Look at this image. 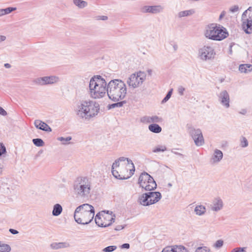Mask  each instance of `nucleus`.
Segmentation results:
<instances>
[{"label": "nucleus", "mask_w": 252, "mask_h": 252, "mask_svg": "<svg viewBox=\"0 0 252 252\" xmlns=\"http://www.w3.org/2000/svg\"><path fill=\"white\" fill-rule=\"evenodd\" d=\"M240 145L243 148L247 147L248 146V141L247 138L242 136L240 139Z\"/></svg>", "instance_id": "40"}, {"label": "nucleus", "mask_w": 252, "mask_h": 252, "mask_svg": "<svg viewBox=\"0 0 252 252\" xmlns=\"http://www.w3.org/2000/svg\"><path fill=\"white\" fill-rule=\"evenodd\" d=\"M238 10H239V7L238 5H236L232 6L230 8V11L232 13L236 12L238 11Z\"/></svg>", "instance_id": "47"}, {"label": "nucleus", "mask_w": 252, "mask_h": 252, "mask_svg": "<svg viewBox=\"0 0 252 252\" xmlns=\"http://www.w3.org/2000/svg\"><path fill=\"white\" fill-rule=\"evenodd\" d=\"M121 249H128L130 248V245L128 243H125L120 246Z\"/></svg>", "instance_id": "51"}, {"label": "nucleus", "mask_w": 252, "mask_h": 252, "mask_svg": "<svg viewBox=\"0 0 252 252\" xmlns=\"http://www.w3.org/2000/svg\"><path fill=\"white\" fill-rule=\"evenodd\" d=\"M94 220L96 225L102 227H106L111 225L115 221V218L110 215L101 218L99 213L95 216Z\"/></svg>", "instance_id": "13"}, {"label": "nucleus", "mask_w": 252, "mask_h": 252, "mask_svg": "<svg viewBox=\"0 0 252 252\" xmlns=\"http://www.w3.org/2000/svg\"><path fill=\"white\" fill-rule=\"evenodd\" d=\"M167 148L165 145H158L153 150V153L163 152L166 150Z\"/></svg>", "instance_id": "36"}, {"label": "nucleus", "mask_w": 252, "mask_h": 252, "mask_svg": "<svg viewBox=\"0 0 252 252\" xmlns=\"http://www.w3.org/2000/svg\"><path fill=\"white\" fill-rule=\"evenodd\" d=\"M32 142L37 147H42L44 145V141L40 138L33 139Z\"/></svg>", "instance_id": "37"}, {"label": "nucleus", "mask_w": 252, "mask_h": 252, "mask_svg": "<svg viewBox=\"0 0 252 252\" xmlns=\"http://www.w3.org/2000/svg\"><path fill=\"white\" fill-rule=\"evenodd\" d=\"M91 185V182L87 177H78L74 183V191L78 196L87 197L90 192Z\"/></svg>", "instance_id": "4"}, {"label": "nucleus", "mask_w": 252, "mask_h": 252, "mask_svg": "<svg viewBox=\"0 0 252 252\" xmlns=\"http://www.w3.org/2000/svg\"><path fill=\"white\" fill-rule=\"evenodd\" d=\"M4 67L7 68H9L11 67V65L8 63H6L4 64Z\"/></svg>", "instance_id": "58"}, {"label": "nucleus", "mask_w": 252, "mask_h": 252, "mask_svg": "<svg viewBox=\"0 0 252 252\" xmlns=\"http://www.w3.org/2000/svg\"><path fill=\"white\" fill-rule=\"evenodd\" d=\"M204 34L206 38L215 41H221L228 36L226 29L216 23L208 25L205 28Z\"/></svg>", "instance_id": "3"}, {"label": "nucleus", "mask_w": 252, "mask_h": 252, "mask_svg": "<svg viewBox=\"0 0 252 252\" xmlns=\"http://www.w3.org/2000/svg\"><path fill=\"white\" fill-rule=\"evenodd\" d=\"M146 77V74L144 72L139 71L130 75L126 82L129 88L135 89L143 84Z\"/></svg>", "instance_id": "8"}, {"label": "nucleus", "mask_w": 252, "mask_h": 252, "mask_svg": "<svg viewBox=\"0 0 252 252\" xmlns=\"http://www.w3.org/2000/svg\"><path fill=\"white\" fill-rule=\"evenodd\" d=\"M4 15L3 9H0V17Z\"/></svg>", "instance_id": "59"}, {"label": "nucleus", "mask_w": 252, "mask_h": 252, "mask_svg": "<svg viewBox=\"0 0 252 252\" xmlns=\"http://www.w3.org/2000/svg\"><path fill=\"white\" fill-rule=\"evenodd\" d=\"M126 160L127 161V166L129 167V174L131 176L132 175H133L135 171V167L134 164L132 162V161L128 158H127Z\"/></svg>", "instance_id": "31"}, {"label": "nucleus", "mask_w": 252, "mask_h": 252, "mask_svg": "<svg viewBox=\"0 0 252 252\" xmlns=\"http://www.w3.org/2000/svg\"><path fill=\"white\" fill-rule=\"evenodd\" d=\"M127 159V158H125L124 157H122L118 158L117 159L119 160V162L120 161H125Z\"/></svg>", "instance_id": "56"}, {"label": "nucleus", "mask_w": 252, "mask_h": 252, "mask_svg": "<svg viewBox=\"0 0 252 252\" xmlns=\"http://www.w3.org/2000/svg\"><path fill=\"white\" fill-rule=\"evenodd\" d=\"M168 186H170V187H171V186H172V185H171V184L169 183V184H168Z\"/></svg>", "instance_id": "64"}, {"label": "nucleus", "mask_w": 252, "mask_h": 252, "mask_svg": "<svg viewBox=\"0 0 252 252\" xmlns=\"http://www.w3.org/2000/svg\"><path fill=\"white\" fill-rule=\"evenodd\" d=\"M6 36L4 35H0V42L5 40Z\"/></svg>", "instance_id": "57"}, {"label": "nucleus", "mask_w": 252, "mask_h": 252, "mask_svg": "<svg viewBox=\"0 0 252 252\" xmlns=\"http://www.w3.org/2000/svg\"><path fill=\"white\" fill-rule=\"evenodd\" d=\"M195 252H211V251L208 247L206 246H203L198 247L196 249Z\"/></svg>", "instance_id": "39"}, {"label": "nucleus", "mask_w": 252, "mask_h": 252, "mask_svg": "<svg viewBox=\"0 0 252 252\" xmlns=\"http://www.w3.org/2000/svg\"><path fill=\"white\" fill-rule=\"evenodd\" d=\"M117 102L113 103L111 104H109L108 106V109H111L113 108H114L115 107H121L123 106V105L126 103L125 101H117Z\"/></svg>", "instance_id": "35"}, {"label": "nucleus", "mask_w": 252, "mask_h": 252, "mask_svg": "<svg viewBox=\"0 0 252 252\" xmlns=\"http://www.w3.org/2000/svg\"><path fill=\"white\" fill-rule=\"evenodd\" d=\"M224 15V14L221 13V14L220 16V18H221Z\"/></svg>", "instance_id": "63"}, {"label": "nucleus", "mask_w": 252, "mask_h": 252, "mask_svg": "<svg viewBox=\"0 0 252 252\" xmlns=\"http://www.w3.org/2000/svg\"><path fill=\"white\" fill-rule=\"evenodd\" d=\"M11 250V247L9 245L0 241V252H10Z\"/></svg>", "instance_id": "32"}, {"label": "nucleus", "mask_w": 252, "mask_h": 252, "mask_svg": "<svg viewBox=\"0 0 252 252\" xmlns=\"http://www.w3.org/2000/svg\"><path fill=\"white\" fill-rule=\"evenodd\" d=\"M161 252H188V250L184 246H180L173 248H166Z\"/></svg>", "instance_id": "23"}, {"label": "nucleus", "mask_w": 252, "mask_h": 252, "mask_svg": "<svg viewBox=\"0 0 252 252\" xmlns=\"http://www.w3.org/2000/svg\"><path fill=\"white\" fill-rule=\"evenodd\" d=\"M140 187L146 190L152 191L157 188V184L153 178L148 173L144 172L141 174L138 179Z\"/></svg>", "instance_id": "6"}, {"label": "nucleus", "mask_w": 252, "mask_h": 252, "mask_svg": "<svg viewBox=\"0 0 252 252\" xmlns=\"http://www.w3.org/2000/svg\"><path fill=\"white\" fill-rule=\"evenodd\" d=\"M150 182H152V181H149L148 182H145V186H149V185H150Z\"/></svg>", "instance_id": "62"}, {"label": "nucleus", "mask_w": 252, "mask_h": 252, "mask_svg": "<svg viewBox=\"0 0 252 252\" xmlns=\"http://www.w3.org/2000/svg\"><path fill=\"white\" fill-rule=\"evenodd\" d=\"M35 127L37 129L46 131H52V128L45 122L39 120H35L34 122Z\"/></svg>", "instance_id": "20"}, {"label": "nucleus", "mask_w": 252, "mask_h": 252, "mask_svg": "<svg viewBox=\"0 0 252 252\" xmlns=\"http://www.w3.org/2000/svg\"><path fill=\"white\" fill-rule=\"evenodd\" d=\"M86 103L87 108L85 111L84 121H88L98 114L100 107L99 104L95 101L87 100Z\"/></svg>", "instance_id": "9"}, {"label": "nucleus", "mask_w": 252, "mask_h": 252, "mask_svg": "<svg viewBox=\"0 0 252 252\" xmlns=\"http://www.w3.org/2000/svg\"><path fill=\"white\" fill-rule=\"evenodd\" d=\"M170 98V96L166 94V96L164 97V98L162 99L161 101L162 103H165L166 101H167Z\"/></svg>", "instance_id": "53"}, {"label": "nucleus", "mask_w": 252, "mask_h": 252, "mask_svg": "<svg viewBox=\"0 0 252 252\" xmlns=\"http://www.w3.org/2000/svg\"><path fill=\"white\" fill-rule=\"evenodd\" d=\"M195 12V11L194 9H191L189 10L180 11L178 13V15L179 18H182L186 16H191L194 14Z\"/></svg>", "instance_id": "27"}, {"label": "nucleus", "mask_w": 252, "mask_h": 252, "mask_svg": "<svg viewBox=\"0 0 252 252\" xmlns=\"http://www.w3.org/2000/svg\"><path fill=\"white\" fill-rule=\"evenodd\" d=\"M87 100L80 101L76 105L75 109V112L77 116L80 119L84 121L85 111L87 109L86 107Z\"/></svg>", "instance_id": "15"}, {"label": "nucleus", "mask_w": 252, "mask_h": 252, "mask_svg": "<svg viewBox=\"0 0 252 252\" xmlns=\"http://www.w3.org/2000/svg\"><path fill=\"white\" fill-rule=\"evenodd\" d=\"M70 247V245L67 242H54L50 245V247L53 250H58L59 249L67 248Z\"/></svg>", "instance_id": "24"}, {"label": "nucleus", "mask_w": 252, "mask_h": 252, "mask_svg": "<svg viewBox=\"0 0 252 252\" xmlns=\"http://www.w3.org/2000/svg\"><path fill=\"white\" fill-rule=\"evenodd\" d=\"M97 19L105 21L108 19V17L106 16H99Z\"/></svg>", "instance_id": "54"}, {"label": "nucleus", "mask_w": 252, "mask_h": 252, "mask_svg": "<svg viewBox=\"0 0 252 252\" xmlns=\"http://www.w3.org/2000/svg\"><path fill=\"white\" fill-rule=\"evenodd\" d=\"M185 91V88L182 86H180L178 88V92L180 95H184V92Z\"/></svg>", "instance_id": "46"}, {"label": "nucleus", "mask_w": 252, "mask_h": 252, "mask_svg": "<svg viewBox=\"0 0 252 252\" xmlns=\"http://www.w3.org/2000/svg\"><path fill=\"white\" fill-rule=\"evenodd\" d=\"M175 150H180V151H182V149H171V152L173 153L174 154H175V155H178L179 156H181V157H183L184 156L183 154H181V153H178L177 152H176Z\"/></svg>", "instance_id": "48"}, {"label": "nucleus", "mask_w": 252, "mask_h": 252, "mask_svg": "<svg viewBox=\"0 0 252 252\" xmlns=\"http://www.w3.org/2000/svg\"><path fill=\"white\" fill-rule=\"evenodd\" d=\"M198 57L203 61L213 59L216 53L213 47L210 46H204L198 50Z\"/></svg>", "instance_id": "11"}, {"label": "nucleus", "mask_w": 252, "mask_h": 252, "mask_svg": "<svg viewBox=\"0 0 252 252\" xmlns=\"http://www.w3.org/2000/svg\"><path fill=\"white\" fill-rule=\"evenodd\" d=\"M117 249L116 246H110L103 249L104 252H112L116 250Z\"/></svg>", "instance_id": "41"}, {"label": "nucleus", "mask_w": 252, "mask_h": 252, "mask_svg": "<svg viewBox=\"0 0 252 252\" xmlns=\"http://www.w3.org/2000/svg\"><path fill=\"white\" fill-rule=\"evenodd\" d=\"M7 114V113L6 111L3 108L0 106V115L5 116H6Z\"/></svg>", "instance_id": "49"}, {"label": "nucleus", "mask_w": 252, "mask_h": 252, "mask_svg": "<svg viewBox=\"0 0 252 252\" xmlns=\"http://www.w3.org/2000/svg\"><path fill=\"white\" fill-rule=\"evenodd\" d=\"M189 132L193 139L196 146H201L204 144V139L200 129H195L190 127L189 128Z\"/></svg>", "instance_id": "12"}, {"label": "nucleus", "mask_w": 252, "mask_h": 252, "mask_svg": "<svg viewBox=\"0 0 252 252\" xmlns=\"http://www.w3.org/2000/svg\"><path fill=\"white\" fill-rule=\"evenodd\" d=\"M94 212H74V218L75 220L79 224H88L93 220Z\"/></svg>", "instance_id": "10"}, {"label": "nucleus", "mask_w": 252, "mask_h": 252, "mask_svg": "<svg viewBox=\"0 0 252 252\" xmlns=\"http://www.w3.org/2000/svg\"><path fill=\"white\" fill-rule=\"evenodd\" d=\"M231 252H247L246 248L237 247L232 249Z\"/></svg>", "instance_id": "44"}, {"label": "nucleus", "mask_w": 252, "mask_h": 252, "mask_svg": "<svg viewBox=\"0 0 252 252\" xmlns=\"http://www.w3.org/2000/svg\"><path fill=\"white\" fill-rule=\"evenodd\" d=\"M73 3L79 8H83L86 7L88 3L83 0H73Z\"/></svg>", "instance_id": "33"}, {"label": "nucleus", "mask_w": 252, "mask_h": 252, "mask_svg": "<svg viewBox=\"0 0 252 252\" xmlns=\"http://www.w3.org/2000/svg\"><path fill=\"white\" fill-rule=\"evenodd\" d=\"M63 211V208L62 206L59 204H56L54 207L52 211V215L54 216H59Z\"/></svg>", "instance_id": "28"}, {"label": "nucleus", "mask_w": 252, "mask_h": 252, "mask_svg": "<svg viewBox=\"0 0 252 252\" xmlns=\"http://www.w3.org/2000/svg\"><path fill=\"white\" fill-rule=\"evenodd\" d=\"M241 21L242 28L245 33H252V7H250L243 12Z\"/></svg>", "instance_id": "7"}, {"label": "nucleus", "mask_w": 252, "mask_h": 252, "mask_svg": "<svg viewBox=\"0 0 252 252\" xmlns=\"http://www.w3.org/2000/svg\"><path fill=\"white\" fill-rule=\"evenodd\" d=\"M15 10H16V7H9L3 9L4 15L8 14L12 12V11H15Z\"/></svg>", "instance_id": "43"}, {"label": "nucleus", "mask_w": 252, "mask_h": 252, "mask_svg": "<svg viewBox=\"0 0 252 252\" xmlns=\"http://www.w3.org/2000/svg\"><path fill=\"white\" fill-rule=\"evenodd\" d=\"M172 91H173V89H171L166 94L168 95L169 96H170L171 97V94H172Z\"/></svg>", "instance_id": "61"}, {"label": "nucleus", "mask_w": 252, "mask_h": 252, "mask_svg": "<svg viewBox=\"0 0 252 252\" xmlns=\"http://www.w3.org/2000/svg\"><path fill=\"white\" fill-rule=\"evenodd\" d=\"M219 101L226 108L230 107V97L226 90L221 91L218 95Z\"/></svg>", "instance_id": "17"}, {"label": "nucleus", "mask_w": 252, "mask_h": 252, "mask_svg": "<svg viewBox=\"0 0 252 252\" xmlns=\"http://www.w3.org/2000/svg\"><path fill=\"white\" fill-rule=\"evenodd\" d=\"M162 119L157 116H144L142 117L140 119V122L143 124H155L157 123H160L162 121Z\"/></svg>", "instance_id": "18"}, {"label": "nucleus", "mask_w": 252, "mask_h": 252, "mask_svg": "<svg viewBox=\"0 0 252 252\" xmlns=\"http://www.w3.org/2000/svg\"><path fill=\"white\" fill-rule=\"evenodd\" d=\"M172 91H173V89H171L166 94L168 95L169 96H170L171 97V94H172Z\"/></svg>", "instance_id": "60"}, {"label": "nucleus", "mask_w": 252, "mask_h": 252, "mask_svg": "<svg viewBox=\"0 0 252 252\" xmlns=\"http://www.w3.org/2000/svg\"><path fill=\"white\" fill-rule=\"evenodd\" d=\"M161 194L158 191H151L143 193L138 198V202L143 206L154 204L161 198Z\"/></svg>", "instance_id": "5"}, {"label": "nucleus", "mask_w": 252, "mask_h": 252, "mask_svg": "<svg viewBox=\"0 0 252 252\" xmlns=\"http://www.w3.org/2000/svg\"><path fill=\"white\" fill-rule=\"evenodd\" d=\"M112 173L116 179L120 180L127 179L131 177L129 174L127 176L121 175L119 173L118 171L113 169V168H112Z\"/></svg>", "instance_id": "30"}, {"label": "nucleus", "mask_w": 252, "mask_h": 252, "mask_svg": "<svg viewBox=\"0 0 252 252\" xmlns=\"http://www.w3.org/2000/svg\"><path fill=\"white\" fill-rule=\"evenodd\" d=\"M149 130L153 133H159L161 130L162 128L158 125L157 124H152L148 126Z\"/></svg>", "instance_id": "25"}, {"label": "nucleus", "mask_w": 252, "mask_h": 252, "mask_svg": "<svg viewBox=\"0 0 252 252\" xmlns=\"http://www.w3.org/2000/svg\"><path fill=\"white\" fill-rule=\"evenodd\" d=\"M94 212V208L93 206L88 204H84L80 205L75 210L74 212L80 213V212Z\"/></svg>", "instance_id": "21"}, {"label": "nucleus", "mask_w": 252, "mask_h": 252, "mask_svg": "<svg viewBox=\"0 0 252 252\" xmlns=\"http://www.w3.org/2000/svg\"><path fill=\"white\" fill-rule=\"evenodd\" d=\"M223 206V203L222 199L220 197L215 198L211 206V210L214 212H218L221 210Z\"/></svg>", "instance_id": "19"}, {"label": "nucleus", "mask_w": 252, "mask_h": 252, "mask_svg": "<svg viewBox=\"0 0 252 252\" xmlns=\"http://www.w3.org/2000/svg\"><path fill=\"white\" fill-rule=\"evenodd\" d=\"M107 83L100 75L94 76L90 81L89 90L91 96L94 99L104 97L107 93Z\"/></svg>", "instance_id": "2"}, {"label": "nucleus", "mask_w": 252, "mask_h": 252, "mask_svg": "<svg viewBox=\"0 0 252 252\" xmlns=\"http://www.w3.org/2000/svg\"><path fill=\"white\" fill-rule=\"evenodd\" d=\"M72 138L71 136H68L67 137H60L58 138V140L62 142L63 144L65 145L69 143V141L71 140Z\"/></svg>", "instance_id": "38"}, {"label": "nucleus", "mask_w": 252, "mask_h": 252, "mask_svg": "<svg viewBox=\"0 0 252 252\" xmlns=\"http://www.w3.org/2000/svg\"><path fill=\"white\" fill-rule=\"evenodd\" d=\"M223 157L222 152L218 149L214 151V154L211 158V161L212 163H217L220 161Z\"/></svg>", "instance_id": "22"}, {"label": "nucleus", "mask_w": 252, "mask_h": 252, "mask_svg": "<svg viewBox=\"0 0 252 252\" xmlns=\"http://www.w3.org/2000/svg\"><path fill=\"white\" fill-rule=\"evenodd\" d=\"M163 10V7L160 5H145L140 8V11L142 13H150L152 14H157L162 12Z\"/></svg>", "instance_id": "16"}, {"label": "nucleus", "mask_w": 252, "mask_h": 252, "mask_svg": "<svg viewBox=\"0 0 252 252\" xmlns=\"http://www.w3.org/2000/svg\"><path fill=\"white\" fill-rule=\"evenodd\" d=\"M125 227V225L123 226L122 225H118L116 226V227L115 228V230L116 231H119V230H121L123 229V228H124Z\"/></svg>", "instance_id": "52"}, {"label": "nucleus", "mask_w": 252, "mask_h": 252, "mask_svg": "<svg viewBox=\"0 0 252 252\" xmlns=\"http://www.w3.org/2000/svg\"><path fill=\"white\" fill-rule=\"evenodd\" d=\"M0 189L1 191L6 194H9L10 192L9 187L7 183H2L0 187Z\"/></svg>", "instance_id": "34"}, {"label": "nucleus", "mask_w": 252, "mask_h": 252, "mask_svg": "<svg viewBox=\"0 0 252 252\" xmlns=\"http://www.w3.org/2000/svg\"><path fill=\"white\" fill-rule=\"evenodd\" d=\"M6 152V148L2 143H0V157Z\"/></svg>", "instance_id": "45"}, {"label": "nucleus", "mask_w": 252, "mask_h": 252, "mask_svg": "<svg viewBox=\"0 0 252 252\" xmlns=\"http://www.w3.org/2000/svg\"><path fill=\"white\" fill-rule=\"evenodd\" d=\"M120 165V162L118 159L116 160L112 165V168L114 169L115 167H119Z\"/></svg>", "instance_id": "50"}, {"label": "nucleus", "mask_w": 252, "mask_h": 252, "mask_svg": "<svg viewBox=\"0 0 252 252\" xmlns=\"http://www.w3.org/2000/svg\"><path fill=\"white\" fill-rule=\"evenodd\" d=\"M107 94L113 101H119L126 96L127 88L124 81L120 79L112 80L107 84Z\"/></svg>", "instance_id": "1"}, {"label": "nucleus", "mask_w": 252, "mask_h": 252, "mask_svg": "<svg viewBox=\"0 0 252 252\" xmlns=\"http://www.w3.org/2000/svg\"><path fill=\"white\" fill-rule=\"evenodd\" d=\"M9 231L11 234H14V235L17 234L19 233V232L17 230H15V229H14L12 228H10Z\"/></svg>", "instance_id": "55"}, {"label": "nucleus", "mask_w": 252, "mask_h": 252, "mask_svg": "<svg viewBox=\"0 0 252 252\" xmlns=\"http://www.w3.org/2000/svg\"><path fill=\"white\" fill-rule=\"evenodd\" d=\"M239 69L241 72L248 73L252 70V65L250 64H241Z\"/></svg>", "instance_id": "29"}, {"label": "nucleus", "mask_w": 252, "mask_h": 252, "mask_svg": "<svg viewBox=\"0 0 252 252\" xmlns=\"http://www.w3.org/2000/svg\"><path fill=\"white\" fill-rule=\"evenodd\" d=\"M206 212V207L202 205L196 206L194 209V212L198 216H202L205 214Z\"/></svg>", "instance_id": "26"}, {"label": "nucleus", "mask_w": 252, "mask_h": 252, "mask_svg": "<svg viewBox=\"0 0 252 252\" xmlns=\"http://www.w3.org/2000/svg\"><path fill=\"white\" fill-rule=\"evenodd\" d=\"M59 81L60 78L58 76L54 75L39 77L33 80V82L35 84L40 86L51 85Z\"/></svg>", "instance_id": "14"}, {"label": "nucleus", "mask_w": 252, "mask_h": 252, "mask_svg": "<svg viewBox=\"0 0 252 252\" xmlns=\"http://www.w3.org/2000/svg\"><path fill=\"white\" fill-rule=\"evenodd\" d=\"M223 245V241L222 240H217L216 243L214 244V247L216 249H220Z\"/></svg>", "instance_id": "42"}]
</instances>
